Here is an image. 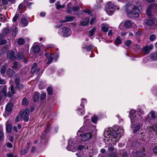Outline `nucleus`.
<instances>
[{
  "mask_svg": "<svg viewBox=\"0 0 157 157\" xmlns=\"http://www.w3.org/2000/svg\"><path fill=\"white\" fill-rule=\"evenodd\" d=\"M6 18L2 14H0V21L1 22H4L5 21Z\"/></svg>",
  "mask_w": 157,
  "mask_h": 157,
  "instance_id": "09e8293b",
  "label": "nucleus"
},
{
  "mask_svg": "<svg viewBox=\"0 0 157 157\" xmlns=\"http://www.w3.org/2000/svg\"><path fill=\"white\" fill-rule=\"evenodd\" d=\"M149 116H151L153 118H156L157 117V113L154 112H151L148 114Z\"/></svg>",
  "mask_w": 157,
  "mask_h": 157,
  "instance_id": "cd10ccee",
  "label": "nucleus"
},
{
  "mask_svg": "<svg viewBox=\"0 0 157 157\" xmlns=\"http://www.w3.org/2000/svg\"><path fill=\"white\" fill-rule=\"evenodd\" d=\"M23 56L22 53H19L17 55V58L18 59L21 60L23 58Z\"/></svg>",
  "mask_w": 157,
  "mask_h": 157,
  "instance_id": "5fc2aeb1",
  "label": "nucleus"
},
{
  "mask_svg": "<svg viewBox=\"0 0 157 157\" xmlns=\"http://www.w3.org/2000/svg\"><path fill=\"white\" fill-rule=\"evenodd\" d=\"M143 8L142 5L138 6L130 4H128L125 7V11L128 15H131L132 16H139L138 12H141Z\"/></svg>",
  "mask_w": 157,
  "mask_h": 157,
  "instance_id": "7ed1b4c3",
  "label": "nucleus"
},
{
  "mask_svg": "<svg viewBox=\"0 0 157 157\" xmlns=\"http://www.w3.org/2000/svg\"><path fill=\"white\" fill-rule=\"evenodd\" d=\"M54 57V55L53 54H51L49 56V57L48 58V61L47 63V64L51 63L52 62L53 58Z\"/></svg>",
  "mask_w": 157,
  "mask_h": 157,
  "instance_id": "b1692460",
  "label": "nucleus"
},
{
  "mask_svg": "<svg viewBox=\"0 0 157 157\" xmlns=\"http://www.w3.org/2000/svg\"><path fill=\"white\" fill-rule=\"evenodd\" d=\"M108 6L109 9H112L115 10L117 8L116 6H115L113 4L110 2H109L107 3L106 6L105 8H107Z\"/></svg>",
  "mask_w": 157,
  "mask_h": 157,
  "instance_id": "f3484780",
  "label": "nucleus"
},
{
  "mask_svg": "<svg viewBox=\"0 0 157 157\" xmlns=\"http://www.w3.org/2000/svg\"><path fill=\"white\" fill-rule=\"evenodd\" d=\"M21 119V116L19 115L15 119V121L16 122H18L20 121Z\"/></svg>",
  "mask_w": 157,
  "mask_h": 157,
  "instance_id": "e2e57ef3",
  "label": "nucleus"
},
{
  "mask_svg": "<svg viewBox=\"0 0 157 157\" xmlns=\"http://www.w3.org/2000/svg\"><path fill=\"white\" fill-rule=\"evenodd\" d=\"M86 148H87V147H86L85 146L83 145H80L78 147V149L79 150L83 151L86 149Z\"/></svg>",
  "mask_w": 157,
  "mask_h": 157,
  "instance_id": "a18cd8bd",
  "label": "nucleus"
},
{
  "mask_svg": "<svg viewBox=\"0 0 157 157\" xmlns=\"http://www.w3.org/2000/svg\"><path fill=\"white\" fill-rule=\"evenodd\" d=\"M153 152L155 153H157V146H155L153 149Z\"/></svg>",
  "mask_w": 157,
  "mask_h": 157,
  "instance_id": "0e129e2a",
  "label": "nucleus"
},
{
  "mask_svg": "<svg viewBox=\"0 0 157 157\" xmlns=\"http://www.w3.org/2000/svg\"><path fill=\"white\" fill-rule=\"evenodd\" d=\"M33 50L34 53L37 54L40 51V47L38 46H34L33 47Z\"/></svg>",
  "mask_w": 157,
  "mask_h": 157,
  "instance_id": "a878e982",
  "label": "nucleus"
},
{
  "mask_svg": "<svg viewBox=\"0 0 157 157\" xmlns=\"http://www.w3.org/2000/svg\"><path fill=\"white\" fill-rule=\"evenodd\" d=\"M50 129V126L49 125H48L47 126V127L45 130V132H48L49 131V130Z\"/></svg>",
  "mask_w": 157,
  "mask_h": 157,
  "instance_id": "338daca9",
  "label": "nucleus"
},
{
  "mask_svg": "<svg viewBox=\"0 0 157 157\" xmlns=\"http://www.w3.org/2000/svg\"><path fill=\"white\" fill-rule=\"evenodd\" d=\"M122 42V40L119 36L117 37L115 41V43L116 45H118L121 44Z\"/></svg>",
  "mask_w": 157,
  "mask_h": 157,
  "instance_id": "bb28decb",
  "label": "nucleus"
},
{
  "mask_svg": "<svg viewBox=\"0 0 157 157\" xmlns=\"http://www.w3.org/2000/svg\"><path fill=\"white\" fill-rule=\"evenodd\" d=\"M29 143H28V145L27 146L26 148V149H25L24 150H23L21 151V154L22 155H23L25 153H27V151L29 149Z\"/></svg>",
  "mask_w": 157,
  "mask_h": 157,
  "instance_id": "f704fd0d",
  "label": "nucleus"
},
{
  "mask_svg": "<svg viewBox=\"0 0 157 157\" xmlns=\"http://www.w3.org/2000/svg\"><path fill=\"white\" fill-rule=\"evenodd\" d=\"M89 21V19L88 18H86L85 19H84L80 23V25L81 26H84L86 25Z\"/></svg>",
  "mask_w": 157,
  "mask_h": 157,
  "instance_id": "4be33fe9",
  "label": "nucleus"
},
{
  "mask_svg": "<svg viewBox=\"0 0 157 157\" xmlns=\"http://www.w3.org/2000/svg\"><path fill=\"white\" fill-rule=\"evenodd\" d=\"M74 19L75 17H65V20L61 21V22L62 23H64L67 21H72Z\"/></svg>",
  "mask_w": 157,
  "mask_h": 157,
  "instance_id": "aec40b11",
  "label": "nucleus"
},
{
  "mask_svg": "<svg viewBox=\"0 0 157 157\" xmlns=\"http://www.w3.org/2000/svg\"><path fill=\"white\" fill-rule=\"evenodd\" d=\"M29 110L26 109L20 115L21 118L25 121H28L29 119Z\"/></svg>",
  "mask_w": 157,
  "mask_h": 157,
  "instance_id": "39448f33",
  "label": "nucleus"
},
{
  "mask_svg": "<svg viewBox=\"0 0 157 157\" xmlns=\"http://www.w3.org/2000/svg\"><path fill=\"white\" fill-rule=\"evenodd\" d=\"M98 117L96 116H94L91 118V121L93 123H95L98 120Z\"/></svg>",
  "mask_w": 157,
  "mask_h": 157,
  "instance_id": "37998d69",
  "label": "nucleus"
},
{
  "mask_svg": "<svg viewBox=\"0 0 157 157\" xmlns=\"http://www.w3.org/2000/svg\"><path fill=\"white\" fill-rule=\"evenodd\" d=\"M3 136V134L2 128L1 126H0V141L2 139Z\"/></svg>",
  "mask_w": 157,
  "mask_h": 157,
  "instance_id": "4c0bfd02",
  "label": "nucleus"
},
{
  "mask_svg": "<svg viewBox=\"0 0 157 157\" xmlns=\"http://www.w3.org/2000/svg\"><path fill=\"white\" fill-rule=\"evenodd\" d=\"M96 30V28L95 27H94L92 29H91L89 32L88 33V34L89 36H93L94 33Z\"/></svg>",
  "mask_w": 157,
  "mask_h": 157,
  "instance_id": "7c9ffc66",
  "label": "nucleus"
},
{
  "mask_svg": "<svg viewBox=\"0 0 157 157\" xmlns=\"http://www.w3.org/2000/svg\"><path fill=\"white\" fill-rule=\"evenodd\" d=\"M19 14L18 13L16 14L13 19V22H16L17 21V18L19 17Z\"/></svg>",
  "mask_w": 157,
  "mask_h": 157,
  "instance_id": "603ef678",
  "label": "nucleus"
},
{
  "mask_svg": "<svg viewBox=\"0 0 157 157\" xmlns=\"http://www.w3.org/2000/svg\"><path fill=\"white\" fill-rule=\"evenodd\" d=\"M109 28V25L106 23H102L101 25V29L104 32H107Z\"/></svg>",
  "mask_w": 157,
  "mask_h": 157,
  "instance_id": "9b49d317",
  "label": "nucleus"
},
{
  "mask_svg": "<svg viewBox=\"0 0 157 157\" xmlns=\"http://www.w3.org/2000/svg\"><path fill=\"white\" fill-rule=\"evenodd\" d=\"M7 58L11 60H13L15 59V56H14V54L13 52L12 51L10 50L8 52L7 55Z\"/></svg>",
  "mask_w": 157,
  "mask_h": 157,
  "instance_id": "1a4fd4ad",
  "label": "nucleus"
},
{
  "mask_svg": "<svg viewBox=\"0 0 157 157\" xmlns=\"http://www.w3.org/2000/svg\"><path fill=\"white\" fill-rule=\"evenodd\" d=\"M6 86H0V93L2 96H6Z\"/></svg>",
  "mask_w": 157,
  "mask_h": 157,
  "instance_id": "4468645a",
  "label": "nucleus"
},
{
  "mask_svg": "<svg viewBox=\"0 0 157 157\" xmlns=\"http://www.w3.org/2000/svg\"><path fill=\"white\" fill-rule=\"evenodd\" d=\"M6 40H2L0 41V44L3 45L6 44Z\"/></svg>",
  "mask_w": 157,
  "mask_h": 157,
  "instance_id": "052dcab7",
  "label": "nucleus"
},
{
  "mask_svg": "<svg viewBox=\"0 0 157 157\" xmlns=\"http://www.w3.org/2000/svg\"><path fill=\"white\" fill-rule=\"evenodd\" d=\"M120 154L124 157H127V154L124 150H122L120 151Z\"/></svg>",
  "mask_w": 157,
  "mask_h": 157,
  "instance_id": "c9c22d12",
  "label": "nucleus"
},
{
  "mask_svg": "<svg viewBox=\"0 0 157 157\" xmlns=\"http://www.w3.org/2000/svg\"><path fill=\"white\" fill-rule=\"evenodd\" d=\"M17 28H15L13 29L12 31V34L13 36H15L17 33Z\"/></svg>",
  "mask_w": 157,
  "mask_h": 157,
  "instance_id": "864d4df0",
  "label": "nucleus"
},
{
  "mask_svg": "<svg viewBox=\"0 0 157 157\" xmlns=\"http://www.w3.org/2000/svg\"><path fill=\"white\" fill-rule=\"evenodd\" d=\"M155 7L157 9V3L153 5H151L148 6L146 9V13L148 16H150L151 15V11L152 8Z\"/></svg>",
  "mask_w": 157,
  "mask_h": 157,
  "instance_id": "9d476101",
  "label": "nucleus"
},
{
  "mask_svg": "<svg viewBox=\"0 0 157 157\" xmlns=\"http://www.w3.org/2000/svg\"><path fill=\"white\" fill-rule=\"evenodd\" d=\"M6 73L10 77H13L15 74V71L10 68H9L7 69Z\"/></svg>",
  "mask_w": 157,
  "mask_h": 157,
  "instance_id": "2eb2a0df",
  "label": "nucleus"
},
{
  "mask_svg": "<svg viewBox=\"0 0 157 157\" xmlns=\"http://www.w3.org/2000/svg\"><path fill=\"white\" fill-rule=\"evenodd\" d=\"M37 64L36 63H35L32 67V69L31 71V73L32 74H33L36 71V67H37Z\"/></svg>",
  "mask_w": 157,
  "mask_h": 157,
  "instance_id": "2f4dec72",
  "label": "nucleus"
},
{
  "mask_svg": "<svg viewBox=\"0 0 157 157\" xmlns=\"http://www.w3.org/2000/svg\"><path fill=\"white\" fill-rule=\"evenodd\" d=\"M84 12L85 13H87L88 14H90V11L88 10H83Z\"/></svg>",
  "mask_w": 157,
  "mask_h": 157,
  "instance_id": "774afa93",
  "label": "nucleus"
},
{
  "mask_svg": "<svg viewBox=\"0 0 157 157\" xmlns=\"http://www.w3.org/2000/svg\"><path fill=\"white\" fill-rule=\"evenodd\" d=\"M153 48V45H151L149 46H146L144 47L142 51L145 54H147L149 53L150 51Z\"/></svg>",
  "mask_w": 157,
  "mask_h": 157,
  "instance_id": "6e6552de",
  "label": "nucleus"
},
{
  "mask_svg": "<svg viewBox=\"0 0 157 157\" xmlns=\"http://www.w3.org/2000/svg\"><path fill=\"white\" fill-rule=\"evenodd\" d=\"M154 23L153 20L151 19H149L146 21V24L148 25H151Z\"/></svg>",
  "mask_w": 157,
  "mask_h": 157,
  "instance_id": "79ce46f5",
  "label": "nucleus"
},
{
  "mask_svg": "<svg viewBox=\"0 0 157 157\" xmlns=\"http://www.w3.org/2000/svg\"><path fill=\"white\" fill-rule=\"evenodd\" d=\"M12 128V125L10 124H6V129L7 132L9 133H10L11 131Z\"/></svg>",
  "mask_w": 157,
  "mask_h": 157,
  "instance_id": "c85d7f7f",
  "label": "nucleus"
},
{
  "mask_svg": "<svg viewBox=\"0 0 157 157\" xmlns=\"http://www.w3.org/2000/svg\"><path fill=\"white\" fill-rule=\"evenodd\" d=\"M93 45H88L85 48L87 51H89L93 48Z\"/></svg>",
  "mask_w": 157,
  "mask_h": 157,
  "instance_id": "8fccbe9b",
  "label": "nucleus"
},
{
  "mask_svg": "<svg viewBox=\"0 0 157 157\" xmlns=\"http://www.w3.org/2000/svg\"><path fill=\"white\" fill-rule=\"evenodd\" d=\"M132 43V41L129 40H127L125 42V44L128 47H129Z\"/></svg>",
  "mask_w": 157,
  "mask_h": 157,
  "instance_id": "3c124183",
  "label": "nucleus"
},
{
  "mask_svg": "<svg viewBox=\"0 0 157 157\" xmlns=\"http://www.w3.org/2000/svg\"><path fill=\"white\" fill-rule=\"evenodd\" d=\"M133 24V23L131 21H127L125 22L124 25L126 28H130L132 26Z\"/></svg>",
  "mask_w": 157,
  "mask_h": 157,
  "instance_id": "a211bd4d",
  "label": "nucleus"
},
{
  "mask_svg": "<svg viewBox=\"0 0 157 157\" xmlns=\"http://www.w3.org/2000/svg\"><path fill=\"white\" fill-rule=\"evenodd\" d=\"M151 59L153 60H155L157 59V53H155L151 54Z\"/></svg>",
  "mask_w": 157,
  "mask_h": 157,
  "instance_id": "ea45409f",
  "label": "nucleus"
},
{
  "mask_svg": "<svg viewBox=\"0 0 157 157\" xmlns=\"http://www.w3.org/2000/svg\"><path fill=\"white\" fill-rule=\"evenodd\" d=\"M13 106V105L12 103H8L6 107V110L7 112H9L11 111L12 110V108Z\"/></svg>",
  "mask_w": 157,
  "mask_h": 157,
  "instance_id": "dca6fc26",
  "label": "nucleus"
},
{
  "mask_svg": "<svg viewBox=\"0 0 157 157\" xmlns=\"http://www.w3.org/2000/svg\"><path fill=\"white\" fill-rule=\"evenodd\" d=\"M25 42V41L23 38H19L17 40L18 44L19 45L23 44Z\"/></svg>",
  "mask_w": 157,
  "mask_h": 157,
  "instance_id": "58836bf2",
  "label": "nucleus"
},
{
  "mask_svg": "<svg viewBox=\"0 0 157 157\" xmlns=\"http://www.w3.org/2000/svg\"><path fill=\"white\" fill-rule=\"evenodd\" d=\"M148 131L151 132L152 131H154L157 132V126L154 125L152 126V128H148Z\"/></svg>",
  "mask_w": 157,
  "mask_h": 157,
  "instance_id": "c756f323",
  "label": "nucleus"
},
{
  "mask_svg": "<svg viewBox=\"0 0 157 157\" xmlns=\"http://www.w3.org/2000/svg\"><path fill=\"white\" fill-rule=\"evenodd\" d=\"M95 19H96L95 17L92 18L90 21V25H92L94 23Z\"/></svg>",
  "mask_w": 157,
  "mask_h": 157,
  "instance_id": "680f3d73",
  "label": "nucleus"
},
{
  "mask_svg": "<svg viewBox=\"0 0 157 157\" xmlns=\"http://www.w3.org/2000/svg\"><path fill=\"white\" fill-rule=\"evenodd\" d=\"M40 94L38 92H35L34 93L33 99L35 101L39 100Z\"/></svg>",
  "mask_w": 157,
  "mask_h": 157,
  "instance_id": "5701e85b",
  "label": "nucleus"
},
{
  "mask_svg": "<svg viewBox=\"0 0 157 157\" xmlns=\"http://www.w3.org/2000/svg\"><path fill=\"white\" fill-rule=\"evenodd\" d=\"M73 140L70 139L68 142V145L67 147V149L68 151H72L74 146Z\"/></svg>",
  "mask_w": 157,
  "mask_h": 157,
  "instance_id": "f8f14e48",
  "label": "nucleus"
},
{
  "mask_svg": "<svg viewBox=\"0 0 157 157\" xmlns=\"http://www.w3.org/2000/svg\"><path fill=\"white\" fill-rule=\"evenodd\" d=\"M28 23V21L26 18L22 17L21 19V24L24 27L26 26Z\"/></svg>",
  "mask_w": 157,
  "mask_h": 157,
  "instance_id": "6ab92c4d",
  "label": "nucleus"
},
{
  "mask_svg": "<svg viewBox=\"0 0 157 157\" xmlns=\"http://www.w3.org/2000/svg\"><path fill=\"white\" fill-rule=\"evenodd\" d=\"M84 107L82 108V107H80L78 108V113L79 115H82L85 113V111L84 109Z\"/></svg>",
  "mask_w": 157,
  "mask_h": 157,
  "instance_id": "412c9836",
  "label": "nucleus"
},
{
  "mask_svg": "<svg viewBox=\"0 0 157 157\" xmlns=\"http://www.w3.org/2000/svg\"><path fill=\"white\" fill-rule=\"evenodd\" d=\"M79 7L78 6H76L75 7H73L72 8V10L73 11H75L79 10Z\"/></svg>",
  "mask_w": 157,
  "mask_h": 157,
  "instance_id": "4d7b16f0",
  "label": "nucleus"
},
{
  "mask_svg": "<svg viewBox=\"0 0 157 157\" xmlns=\"http://www.w3.org/2000/svg\"><path fill=\"white\" fill-rule=\"evenodd\" d=\"M80 135L81 136V139L83 141H86L90 140L92 137V135L90 132L85 133L83 135L80 134Z\"/></svg>",
  "mask_w": 157,
  "mask_h": 157,
  "instance_id": "423d86ee",
  "label": "nucleus"
},
{
  "mask_svg": "<svg viewBox=\"0 0 157 157\" xmlns=\"http://www.w3.org/2000/svg\"><path fill=\"white\" fill-rule=\"evenodd\" d=\"M86 100L85 99L82 98V99L81 103L80 104V106L82 107V108L84 107V104L86 102Z\"/></svg>",
  "mask_w": 157,
  "mask_h": 157,
  "instance_id": "c03bdc74",
  "label": "nucleus"
},
{
  "mask_svg": "<svg viewBox=\"0 0 157 157\" xmlns=\"http://www.w3.org/2000/svg\"><path fill=\"white\" fill-rule=\"evenodd\" d=\"M7 156L8 157H18L17 155L12 154H7Z\"/></svg>",
  "mask_w": 157,
  "mask_h": 157,
  "instance_id": "6e6d98bb",
  "label": "nucleus"
},
{
  "mask_svg": "<svg viewBox=\"0 0 157 157\" xmlns=\"http://www.w3.org/2000/svg\"><path fill=\"white\" fill-rule=\"evenodd\" d=\"M155 39V35H152L150 36V39L151 41H153Z\"/></svg>",
  "mask_w": 157,
  "mask_h": 157,
  "instance_id": "13d9d810",
  "label": "nucleus"
},
{
  "mask_svg": "<svg viewBox=\"0 0 157 157\" xmlns=\"http://www.w3.org/2000/svg\"><path fill=\"white\" fill-rule=\"evenodd\" d=\"M20 79L19 78H16L14 80V82L16 84L15 88L19 90L22 89L24 87V85L20 83Z\"/></svg>",
  "mask_w": 157,
  "mask_h": 157,
  "instance_id": "0eeeda50",
  "label": "nucleus"
},
{
  "mask_svg": "<svg viewBox=\"0 0 157 157\" xmlns=\"http://www.w3.org/2000/svg\"><path fill=\"white\" fill-rule=\"evenodd\" d=\"M11 67L16 71H18L21 68L20 65L16 62H14L13 63Z\"/></svg>",
  "mask_w": 157,
  "mask_h": 157,
  "instance_id": "ddd939ff",
  "label": "nucleus"
},
{
  "mask_svg": "<svg viewBox=\"0 0 157 157\" xmlns=\"http://www.w3.org/2000/svg\"><path fill=\"white\" fill-rule=\"evenodd\" d=\"M123 132L124 129L121 126L114 128V129L110 128L105 131L104 136L108 138L107 140L110 141V142L115 145L121 137V133Z\"/></svg>",
  "mask_w": 157,
  "mask_h": 157,
  "instance_id": "f257e3e1",
  "label": "nucleus"
},
{
  "mask_svg": "<svg viewBox=\"0 0 157 157\" xmlns=\"http://www.w3.org/2000/svg\"><path fill=\"white\" fill-rule=\"evenodd\" d=\"M56 6L57 9L58 10L61 8H63L64 6H62L59 2H57L56 3Z\"/></svg>",
  "mask_w": 157,
  "mask_h": 157,
  "instance_id": "473e14b6",
  "label": "nucleus"
},
{
  "mask_svg": "<svg viewBox=\"0 0 157 157\" xmlns=\"http://www.w3.org/2000/svg\"><path fill=\"white\" fill-rule=\"evenodd\" d=\"M58 33L61 36L67 37L71 34V31L68 28L63 27L59 30Z\"/></svg>",
  "mask_w": 157,
  "mask_h": 157,
  "instance_id": "20e7f679",
  "label": "nucleus"
},
{
  "mask_svg": "<svg viewBox=\"0 0 157 157\" xmlns=\"http://www.w3.org/2000/svg\"><path fill=\"white\" fill-rule=\"evenodd\" d=\"M46 97V94L45 93H42L41 94L40 100H44Z\"/></svg>",
  "mask_w": 157,
  "mask_h": 157,
  "instance_id": "49530a36",
  "label": "nucleus"
},
{
  "mask_svg": "<svg viewBox=\"0 0 157 157\" xmlns=\"http://www.w3.org/2000/svg\"><path fill=\"white\" fill-rule=\"evenodd\" d=\"M107 7V8H105V9L107 13L109 15H112L114 13L115 10L109 9L108 6Z\"/></svg>",
  "mask_w": 157,
  "mask_h": 157,
  "instance_id": "393cba45",
  "label": "nucleus"
},
{
  "mask_svg": "<svg viewBox=\"0 0 157 157\" xmlns=\"http://www.w3.org/2000/svg\"><path fill=\"white\" fill-rule=\"evenodd\" d=\"M6 65H3L1 68V72L2 74H5L6 71Z\"/></svg>",
  "mask_w": 157,
  "mask_h": 157,
  "instance_id": "72a5a7b5",
  "label": "nucleus"
},
{
  "mask_svg": "<svg viewBox=\"0 0 157 157\" xmlns=\"http://www.w3.org/2000/svg\"><path fill=\"white\" fill-rule=\"evenodd\" d=\"M10 32V30L8 29H4L2 32V34L4 36L5 35H7Z\"/></svg>",
  "mask_w": 157,
  "mask_h": 157,
  "instance_id": "a19ab883",
  "label": "nucleus"
},
{
  "mask_svg": "<svg viewBox=\"0 0 157 157\" xmlns=\"http://www.w3.org/2000/svg\"><path fill=\"white\" fill-rule=\"evenodd\" d=\"M129 116L131 122V127L135 128L133 132L136 133L140 129L142 125L143 118L140 114L135 110L132 109L130 112Z\"/></svg>",
  "mask_w": 157,
  "mask_h": 157,
  "instance_id": "f03ea898",
  "label": "nucleus"
},
{
  "mask_svg": "<svg viewBox=\"0 0 157 157\" xmlns=\"http://www.w3.org/2000/svg\"><path fill=\"white\" fill-rule=\"evenodd\" d=\"M22 103L24 105H27L28 103V101L27 98L25 97L22 100Z\"/></svg>",
  "mask_w": 157,
  "mask_h": 157,
  "instance_id": "e433bc0d",
  "label": "nucleus"
},
{
  "mask_svg": "<svg viewBox=\"0 0 157 157\" xmlns=\"http://www.w3.org/2000/svg\"><path fill=\"white\" fill-rule=\"evenodd\" d=\"M6 146L9 148H11L12 147V144L10 143H7Z\"/></svg>",
  "mask_w": 157,
  "mask_h": 157,
  "instance_id": "69168bd1",
  "label": "nucleus"
},
{
  "mask_svg": "<svg viewBox=\"0 0 157 157\" xmlns=\"http://www.w3.org/2000/svg\"><path fill=\"white\" fill-rule=\"evenodd\" d=\"M47 92L48 94L50 95L52 94V89L51 87H48L47 89Z\"/></svg>",
  "mask_w": 157,
  "mask_h": 157,
  "instance_id": "de8ad7c7",
  "label": "nucleus"
},
{
  "mask_svg": "<svg viewBox=\"0 0 157 157\" xmlns=\"http://www.w3.org/2000/svg\"><path fill=\"white\" fill-rule=\"evenodd\" d=\"M11 91L12 94H14L16 93V91L14 89V87L13 86L11 85L10 86Z\"/></svg>",
  "mask_w": 157,
  "mask_h": 157,
  "instance_id": "bf43d9fd",
  "label": "nucleus"
}]
</instances>
